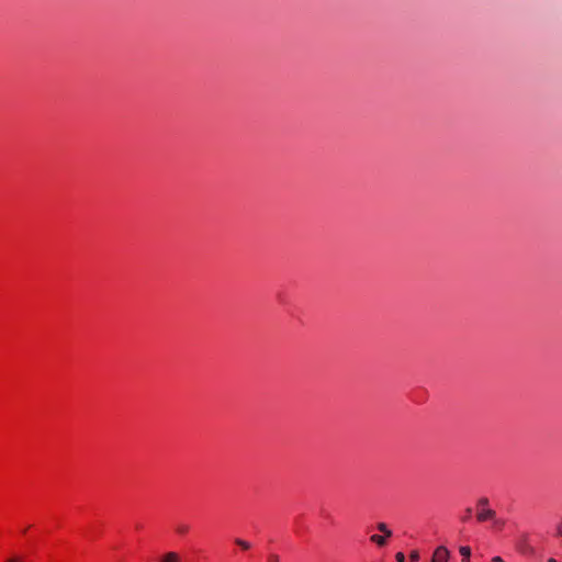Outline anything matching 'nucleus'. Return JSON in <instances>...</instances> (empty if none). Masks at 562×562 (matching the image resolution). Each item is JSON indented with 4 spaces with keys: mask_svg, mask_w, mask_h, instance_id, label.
Masks as SVG:
<instances>
[{
    "mask_svg": "<svg viewBox=\"0 0 562 562\" xmlns=\"http://www.w3.org/2000/svg\"><path fill=\"white\" fill-rule=\"evenodd\" d=\"M487 505H488V498H486V497H481L477 501V506L481 508L476 514V518L479 521H485L488 519H493L495 517V515H496L495 512L493 509L486 508Z\"/></svg>",
    "mask_w": 562,
    "mask_h": 562,
    "instance_id": "obj_1",
    "label": "nucleus"
},
{
    "mask_svg": "<svg viewBox=\"0 0 562 562\" xmlns=\"http://www.w3.org/2000/svg\"><path fill=\"white\" fill-rule=\"evenodd\" d=\"M449 557V550L446 547L440 546L435 550L431 562H448Z\"/></svg>",
    "mask_w": 562,
    "mask_h": 562,
    "instance_id": "obj_2",
    "label": "nucleus"
},
{
    "mask_svg": "<svg viewBox=\"0 0 562 562\" xmlns=\"http://www.w3.org/2000/svg\"><path fill=\"white\" fill-rule=\"evenodd\" d=\"M180 557L176 552H168L160 559V562H179Z\"/></svg>",
    "mask_w": 562,
    "mask_h": 562,
    "instance_id": "obj_3",
    "label": "nucleus"
},
{
    "mask_svg": "<svg viewBox=\"0 0 562 562\" xmlns=\"http://www.w3.org/2000/svg\"><path fill=\"white\" fill-rule=\"evenodd\" d=\"M459 552L462 555V562H470L471 549L468 546H462L459 548Z\"/></svg>",
    "mask_w": 562,
    "mask_h": 562,
    "instance_id": "obj_4",
    "label": "nucleus"
},
{
    "mask_svg": "<svg viewBox=\"0 0 562 562\" xmlns=\"http://www.w3.org/2000/svg\"><path fill=\"white\" fill-rule=\"evenodd\" d=\"M386 538L385 535L384 536H380V535H373L371 536L370 540L372 542H374L375 544H378L379 547H383L386 544Z\"/></svg>",
    "mask_w": 562,
    "mask_h": 562,
    "instance_id": "obj_5",
    "label": "nucleus"
},
{
    "mask_svg": "<svg viewBox=\"0 0 562 562\" xmlns=\"http://www.w3.org/2000/svg\"><path fill=\"white\" fill-rule=\"evenodd\" d=\"M376 528L379 529V531L383 532L385 535V537L392 536V531L387 528L386 524L379 522Z\"/></svg>",
    "mask_w": 562,
    "mask_h": 562,
    "instance_id": "obj_6",
    "label": "nucleus"
},
{
    "mask_svg": "<svg viewBox=\"0 0 562 562\" xmlns=\"http://www.w3.org/2000/svg\"><path fill=\"white\" fill-rule=\"evenodd\" d=\"M235 543L240 547L243 550H249L251 548L250 542L243 540L240 538L235 539Z\"/></svg>",
    "mask_w": 562,
    "mask_h": 562,
    "instance_id": "obj_7",
    "label": "nucleus"
},
{
    "mask_svg": "<svg viewBox=\"0 0 562 562\" xmlns=\"http://www.w3.org/2000/svg\"><path fill=\"white\" fill-rule=\"evenodd\" d=\"M519 550L524 553V554H532L533 553V548L530 547L528 543H522L520 547H519Z\"/></svg>",
    "mask_w": 562,
    "mask_h": 562,
    "instance_id": "obj_8",
    "label": "nucleus"
},
{
    "mask_svg": "<svg viewBox=\"0 0 562 562\" xmlns=\"http://www.w3.org/2000/svg\"><path fill=\"white\" fill-rule=\"evenodd\" d=\"M177 532L181 533V535H184L189 531V526L187 525H179L177 526L176 528Z\"/></svg>",
    "mask_w": 562,
    "mask_h": 562,
    "instance_id": "obj_9",
    "label": "nucleus"
},
{
    "mask_svg": "<svg viewBox=\"0 0 562 562\" xmlns=\"http://www.w3.org/2000/svg\"><path fill=\"white\" fill-rule=\"evenodd\" d=\"M409 559L412 562H417L419 560V553L418 551H413L409 554Z\"/></svg>",
    "mask_w": 562,
    "mask_h": 562,
    "instance_id": "obj_10",
    "label": "nucleus"
},
{
    "mask_svg": "<svg viewBox=\"0 0 562 562\" xmlns=\"http://www.w3.org/2000/svg\"><path fill=\"white\" fill-rule=\"evenodd\" d=\"M279 561H280V558L278 554L271 553L268 555V562H279Z\"/></svg>",
    "mask_w": 562,
    "mask_h": 562,
    "instance_id": "obj_11",
    "label": "nucleus"
},
{
    "mask_svg": "<svg viewBox=\"0 0 562 562\" xmlns=\"http://www.w3.org/2000/svg\"><path fill=\"white\" fill-rule=\"evenodd\" d=\"M471 515H472V509L471 508H467L465 509V515H464V517H462V520L463 521H468L471 518Z\"/></svg>",
    "mask_w": 562,
    "mask_h": 562,
    "instance_id": "obj_12",
    "label": "nucleus"
},
{
    "mask_svg": "<svg viewBox=\"0 0 562 562\" xmlns=\"http://www.w3.org/2000/svg\"><path fill=\"white\" fill-rule=\"evenodd\" d=\"M395 558L397 562H405V555L402 552L396 553Z\"/></svg>",
    "mask_w": 562,
    "mask_h": 562,
    "instance_id": "obj_13",
    "label": "nucleus"
},
{
    "mask_svg": "<svg viewBox=\"0 0 562 562\" xmlns=\"http://www.w3.org/2000/svg\"><path fill=\"white\" fill-rule=\"evenodd\" d=\"M5 562H19V557L14 555L5 560Z\"/></svg>",
    "mask_w": 562,
    "mask_h": 562,
    "instance_id": "obj_14",
    "label": "nucleus"
},
{
    "mask_svg": "<svg viewBox=\"0 0 562 562\" xmlns=\"http://www.w3.org/2000/svg\"><path fill=\"white\" fill-rule=\"evenodd\" d=\"M493 562H503V559L501 557H494L492 559Z\"/></svg>",
    "mask_w": 562,
    "mask_h": 562,
    "instance_id": "obj_15",
    "label": "nucleus"
},
{
    "mask_svg": "<svg viewBox=\"0 0 562 562\" xmlns=\"http://www.w3.org/2000/svg\"><path fill=\"white\" fill-rule=\"evenodd\" d=\"M558 533L562 537V524L558 528Z\"/></svg>",
    "mask_w": 562,
    "mask_h": 562,
    "instance_id": "obj_16",
    "label": "nucleus"
},
{
    "mask_svg": "<svg viewBox=\"0 0 562 562\" xmlns=\"http://www.w3.org/2000/svg\"><path fill=\"white\" fill-rule=\"evenodd\" d=\"M548 562H558V561H557L555 559H553V558H550V559L548 560Z\"/></svg>",
    "mask_w": 562,
    "mask_h": 562,
    "instance_id": "obj_17",
    "label": "nucleus"
},
{
    "mask_svg": "<svg viewBox=\"0 0 562 562\" xmlns=\"http://www.w3.org/2000/svg\"><path fill=\"white\" fill-rule=\"evenodd\" d=\"M19 562H25L21 557H19Z\"/></svg>",
    "mask_w": 562,
    "mask_h": 562,
    "instance_id": "obj_18",
    "label": "nucleus"
}]
</instances>
